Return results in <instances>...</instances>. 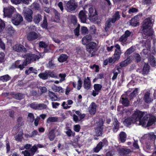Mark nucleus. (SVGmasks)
<instances>
[{
    "label": "nucleus",
    "mask_w": 156,
    "mask_h": 156,
    "mask_svg": "<svg viewBox=\"0 0 156 156\" xmlns=\"http://www.w3.org/2000/svg\"><path fill=\"white\" fill-rule=\"evenodd\" d=\"M144 114V112L137 110L133 114L132 117L134 121L136 122L139 121L140 125L142 126L149 127L154 123L156 119L155 117L149 114L145 115L143 119H141Z\"/></svg>",
    "instance_id": "obj_1"
},
{
    "label": "nucleus",
    "mask_w": 156,
    "mask_h": 156,
    "mask_svg": "<svg viewBox=\"0 0 156 156\" xmlns=\"http://www.w3.org/2000/svg\"><path fill=\"white\" fill-rule=\"evenodd\" d=\"M23 58H25L22 64H20V60L17 61L14 65V66L16 68H19L20 70H23L25 66H27L28 64L30 63L31 62H34L39 59L40 58L39 56L35 54L28 53L24 55H22Z\"/></svg>",
    "instance_id": "obj_2"
},
{
    "label": "nucleus",
    "mask_w": 156,
    "mask_h": 156,
    "mask_svg": "<svg viewBox=\"0 0 156 156\" xmlns=\"http://www.w3.org/2000/svg\"><path fill=\"white\" fill-rule=\"evenodd\" d=\"M153 24L150 18L145 19L143 22V24L141 27L142 29L141 33L143 35L144 39H146L148 37L152 36L154 33L152 27Z\"/></svg>",
    "instance_id": "obj_3"
},
{
    "label": "nucleus",
    "mask_w": 156,
    "mask_h": 156,
    "mask_svg": "<svg viewBox=\"0 0 156 156\" xmlns=\"http://www.w3.org/2000/svg\"><path fill=\"white\" fill-rule=\"evenodd\" d=\"M86 50L88 52V56L92 57L95 55V52L98 50L97 44L96 43L90 42L86 46Z\"/></svg>",
    "instance_id": "obj_4"
},
{
    "label": "nucleus",
    "mask_w": 156,
    "mask_h": 156,
    "mask_svg": "<svg viewBox=\"0 0 156 156\" xmlns=\"http://www.w3.org/2000/svg\"><path fill=\"white\" fill-rule=\"evenodd\" d=\"M88 19L92 21L95 22L98 19V14L95 9L92 7L89 9Z\"/></svg>",
    "instance_id": "obj_5"
},
{
    "label": "nucleus",
    "mask_w": 156,
    "mask_h": 156,
    "mask_svg": "<svg viewBox=\"0 0 156 156\" xmlns=\"http://www.w3.org/2000/svg\"><path fill=\"white\" fill-rule=\"evenodd\" d=\"M15 10V9L12 6L4 8L3 10L4 16L5 17H11Z\"/></svg>",
    "instance_id": "obj_6"
},
{
    "label": "nucleus",
    "mask_w": 156,
    "mask_h": 156,
    "mask_svg": "<svg viewBox=\"0 0 156 156\" xmlns=\"http://www.w3.org/2000/svg\"><path fill=\"white\" fill-rule=\"evenodd\" d=\"M13 50L19 53H26L27 51V49L21 44H16L13 45Z\"/></svg>",
    "instance_id": "obj_7"
},
{
    "label": "nucleus",
    "mask_w": 156,
    "mask_h": 156,
    "mask_svg": "<svg viewBox=\"0 0 156 156\" xmlns=\"http://www.w3.org/2000/svg\"><path fill=\"white\" fill-rule=\"evenodd\" d=\"M23 20L22 16L19 14L14 15L12 19V23L15 25L17 26L19 25Z\"/></svg>",
    "instance_id": "obj_8"
},
{
    "label": "nucleus",
    "mask_w": 156,
    "mask_h": 156,
    "mask_svg": "<svg viewBox=\"0 0 156 156\" xmlns=\"http://www.w3.org/2000/svg\"><path fill=\"white\" fill-rule=\"evenodd\" d=\"M102 86L101 84H95L94 85V88L91 95L95 97L99 94L100 91L101 90Z\"/></svg>",
    "instance_id": "obj_9"
},
{
    "label": "nucleus",
    "mask_w": 156,
    "mask_h": 156,
    "mask_svg": "<svg viewBox=\"0 0 156 156\" xmlns=\"http://www.w3.org/2000/svg\"><path fill=\"white\" fill-rule=\"evenodd\" d=\"M67 7L68 9L71 11L75 10L77 6V3L75 2L73 0H70L67 3Z\"/></svg>",
    "instance_id": "obj_10"
},
{
    "label": "nucleus",
    "mask_w": 156,
    "mask_h": 156,
    "mask_svg": "<svg viewBox=\"0 0 156 156\" xmlns=\"http://www.w3.org/2000/svg\"><path fill=\"white\" fill-rule=\"evenodd\" d=\"M33 12L31 9L26 10L24 12V18L28 22H31L32 21L33 17L32 15Z\"/></svg>",
    "instance_id": "obj_11"
},
{
    "label": "nucleus",
    "mask_w": 156,
    "mask_h": 156,
    "mask_svg": "<svg viewBox=\"0 0 156 156\" xmlns=\"http://www.w3.org/2000/svg\"><path fill=\"white\" fill-rule=\"evenodd\" d=\"M38 37L37 34L34 31H31L27 35V38L29 41H33Z\"/></svg>",
    "instance_id": "obj_12"
},
{
    "label": "nucleus",
    "mask_w": 156,
    "mask_h": 156,
    "mask_svg": "<svg viewBox=\"0 0 156 156\" xmlns=\"http://www.w3.org/2000/svg\"><path fill=\"white\" fill-rule=\"evenodd\" d=\"M97 105L94 102H92L89 108V112L90 114L92 115H94L96 112Z\"/></svg>",
    "instance_id": "obj_13"
},
{
    "label": "nucleus",
    "mask_w": 156,
    "mask_h": 156,
    "mask_svg": "<svg viewBox=\"0 0 156 156\" xmlns=\"http://www.w3.org/2000/svg\"><path fill=\"white\" fill-rule=\"evenodd\" d=\"M91 82L90 77L87 76V78L83 80V86L84 88L87 90H89L91 87Z\"/></svg>",
    "instance_id": "obj_14"
},
{
    "label": "nucleus",
    "mask_w": 156,
    "mask_h": 156,
    "mask_svg": "<svg viewBox=\"0 0 156 156\" xmlns=\"http://www.w3.org/2000/svg\"><path fill=\"white\" fill-rule=\"evenodd\" d=\"M112 124V130L114 132L116 133L119 128L120 123L118 121L117 118H115Z\"/></svg>",
    "instance_id": "obj_15"
},
{
    "label": "nucleus",
    "mask_w": 156,
    "mask_h": 156,
    "mask_svg": "<svg viewBox=\"0 0 156 156\" xmlns=\"http://www.w3.org/2000/svg\"><path fill=\"white\" fill-rule=\"evenodd\" d=\"M115 47L116 48L115 50L114 56L115 57V58H116V59L119 60L121 53L120 46L118 44H117L115 46Z\"/></svg>",
    "instance_id": "obj_16"
},
{
    "label": "nucleus",
    "mask_w": 156,
    "mask_h": 156,
    "mask_svg": "<svg viewBox=\"0 0 156 156\" xmlns=\"http://www.w3.org/2000/svg\"><path fill=\"white\" fill-rule=\"evenodd\" d=\"M131 57V56H128L126 60L121 62L119 64L120 66L121 67H123L127 66L132 62V58Z\"/></svg>",
    "instance_id": "obj_17"
},
{
    "label": "nucleus",
    "mask_w": 156,
    "mask_h": 156,
    "mask_svg": "<svg viewBox=\"0 0 156 156\" xmlns=\"http://www.w3.org/2000/svg\"><path fill=\"white\" fill-rule=\"evenodd\" d=\"M79 17L81 22L86 23L87 20V16L83 10L80 11L79 14Z\"/></svg>",
    "instance_id": "obj_18"
},
{
    "label": "nucleus",
    "mask_w": 156,
    "mask_h": 156,
    "mask_svg": "<svg viewBox=\"0 0 156 156\" xmlns=\"http://www.w3.org/2000/svg\"><path fill=\"white\" fill-rule=\"evenodd\" d=\"M137 17L138 15H136L129 21L130 24L133 27H137L139 25V22H137Z\"/></svg>",
    "instance_id": "obj_19"
},
{
    "label": "nucleus",
    "mask_w": 156,
    "mask_h": 156,
    "mask_svg": "<svg viewBox=\"0 0 156 156\" xmlns=\"http://www.w3.org/2000/svg\"><path fill=\"white\" fill-rule=\"evenodd\" d=\"M131 152V151L130 149L126 148H121L119 151V152L120 155L122 156L127 155Z\"/></svg>",
    "instance_id": "obj_20"
},
{
    "label": "nucleus",
    "mask_w": 156,
    "mask_h": 156,
    "mask_svg": "<svg viewBox=\"0 0 156 156\" xmlns=\"http://www.w3.org/2000/svg\"><path fill=\"white\" fill-rule=\"evenodd\" d=\"M143 99L146 103H150L153 101V99L150 97V93L148 91L145 93Z\"/></svg>",
    "instance_id": "obj_21"
},
{
    "label": "nucleus",
    "mask_w": 156,
    "mask_h": 156,
    "mask_svg": "<svg viewBox=\"0 0 156 156\" xmlns=\"http://www.w3.org/2000/svg\"><path fill=\"white\" fill-rule=\"evenodd\" d=\"M42 16L40 14H35L34 16L33 21L36 24H38L40 21L41 20Z\"/></svg>",
    "instance_id": "obj_22"
},
{
    "label": "nucleus",
    "mask_w": 156,
    "mask_h": 156,
    "mask_svg": "<svg viewBox=\"0 0 156 156\" xmlns=\"http://www.w3.org/2000/svg\"><path fill=\"white\" fill-rule=\"evenodd\" d=\"M135 122L132 117H131L127 118L125 119L123 121V123L125 125L128 126Z\"/></svg>",
    "instance_id": "obj_23"
},
{
    "label": "nucleus",
    "mask_w": 156,
    "mask_h": 156,
    "mask_svg": "<svg viewBox=\"0 0 156 156\" xmlns=\"http://www.w3.org/2000/svg\"><path fill=\"white\" fill-rule=\"evenodd\" d=\"M150 66L148 63H145L142 69V73L144 75H147L150 71Z\"/></svg>",
    "instance_id": "obj_24"
},
{
    "label": "nucleus",
    "mask_w": 156,
    "mask_h": 156,
    "mask_svg": "<svg viewBox=\"0 0 156 156\" xmlns=\"http://www.w3.org/2000/svg\"><path fill=\"white\" fill-rule=\"evenodd\" d=\"M120 102L124 107H128L129 105V101L126 98H124L121 97L120 98Z\"/></svg>",
    "instance_id": "obj_25"
},
{
    "label": "nucleus",
    "mask_w": 156,
    "mask_h": 156,
    "mask_svg": "<svg viewBox=\"0 0 156 156\" xmlns=\"http://www.w3.org/2000/svg\"><path fill=\"white\" fill-rule=\"evenodd\" d=\"M68 57V56L66 54H62L60 55L58 58V60L60 62H63L67 60Z\"/></svg>",
    "instance_id": "obj_26"
},
{
    "label": "nucleus",
    "mask_w": 156,
    "mask_h": 156,
    "mask_svg": "<svg viewBox=\"0 0 156 156\" xmlns=\"http://www.w3.org/2000/svg\"><path fill=\"white\" fill-rule=\"evenodd\" d=\"M119 137L120 141L122 143H124L126 140L127 135L124 132H121L119 134Z\"/></svg>",
    "instance_id": "obj_27"
},
{
    "label": "nucleus",
    "mask_w": 156,
    "mask_h": 156,
    "mask_svg": "<svg viewBox=\"0 0 156 156\" xmlns=\"http://www.w3.org/2000/svg\"><path fill=\"white\" fill-rule=\"evenodd\" d=\"M103 128L101 126H97L95 129V133L97 136H102Z\"/></svg>",
    "instance_id": "obj_28"
},
{
    "label": "nucleus",
    "mask_w": 156,
    "mask_h": 156,
    "mask_svg": "<svg viewBox=\"0 0 156 156\" xmlns=\"http://www.w3.org/2000/svg\"><path fill=\"white\" fill-rule=\"evenodd\" d=\"M37 73V71L34 69L33 67H30L28 69H26L25 71V73L27 75H29L31 73H34L36 74Z\"/></svg>",
    "instance_id": "obj_29"
},
{
    "label": "nucleus",
    "mask_w": 156,
    "mask_h": 156,
    "mask_svg": "<svg viewBox=\"0 0 156 156\" xmlns=\"http://www.w3.org/2000/svg\"><path fill=\"white\" fill-rule=\"evenodd\" d=\"M55 129H51L49 132L48 135V138L50 141L53 140L55 137Z\"/></svg>",
    "instance_id": "obj_30"
},
{
    "label": "nucleus",
    "mask_w": 156,
    "mask_h": 156,
    "mask_svg": "<svg viewBox=\"0 0 156 156\" xmlns=\"http://www.w3.org/2000/svg\"><path fill=\"white\" fill-rule=\"evenodd\" d=\"M103 147L102 142L100 141L97 144L96 147L94 148L93 150L94 152L98 153L102 149Z\"/></svg>",
    "instance_id": "obj_31"
},
{
    "label": "nucleus",
    "mask_w": 156,
    "mask_h": 156,
    "mask_svg": "<svg viewBox=\"0 0 156 156\" xmlns=\"http://www.w3.org/2000/svg\"><path fill=\"white\" fill-rule=\"evenodd\" d=\"M11 94L13 95L14 98L17 99L21 100L23 98V94L21 93H15L14 92L12 93Z\"/></svg>",
    "instance_id": "obj_32"
},
{
    "label": "nucleus",
    "mask_w": 156,
    "mask_h": 156,
    "mask_svg": "<svg viewBox=\"0 0 156 156\" xmlns=\"http://www.w3.org/2000/svg\"><path fill=\"white\" fill-rule=\"evenodd\" d=\"M91 38L88 36H86L85 37H83L82 40V44L84 45H87L90 41Z\"/></svg>",
    "instance_id": "obj_33"
},
{
    "label": "nucleus",
    "mask_w": 156,
    "mask_h": 156,
    "mask_svg": "<svg viewBox=\"0 0 156 156\" xmlns=\"http://www.w3.org/2000/svg\"><path fill=\"white\" fill-rule=\"evenodd\" d=\"M48 73V77H51L53 78H58L57 75L54 71L50 70H47Z\"/></svg>",
    "instance_id": "obj_34"
},
{
    "label": "nucleus",
    "mask_w": 156,
    "mask_h": 156,
    "mask_svg": "<svg viewBox=\"0 0 156 156\" xmlns=\"http://www.w3.org/2000/svg\"><path fill=\"white\" fill-rule=\"evenodd\" d=\"M41 25V27L43 28H45L46 29H48V23L47 17L46 16H44L43 20Z\"/></svg>",
    "instance_id": "obj_35"
},
{
    "label": "nucleus",
    "mask_w": 156,
    "mask_h": 156,
    "mask_svg": "<svg viewBox=\"0 0 156 156\" xmlns=\"http://www.w3.org/2000/svg\"><path fill=\"white\" fill-rule=\"evenodd\" d=\"M48 95L52 101H56L57 100L58 98L57 96L53 92L49 91L48 93Z\"/></svg>",
    "instance_id": "obj_36"
},
{
    "label": "nucleus",
    "mask_w": 156,
    "mask_h": 156,
    "mask_svg": "<svg viewBox=\"0 0 156 156\" xmlns=\"http://www.w3.org/2000/svg\"><path fill=\"white\" fill-rule=\"evenodd\" d=\"M38 76L40 79L43 80H46L48 78L47 70H46L44 73H40Z\"/></svg>",
    "instance_id": "obj_37"
},
{
    "label": "nucleus",
    "mask_w": 156,
    "mask_h": 156,
    "mask_svg": "<svg viewBox=\"0 0 156 156\" xmlns=\"http://www.w3.org/2000/svg\"><path fill=\"white\" fill-rule=\"evenodd\" d=\"M138 88H136L129 96V98L130 100L136 97L137 94Z\"/></svg>",
    "instance_id": "obj_38"
},
{
    "label": "nucleus",
    "mask_w": 156,
    "mask_h": 156,
    "mask_svg": "<svg viewBox=\"0 0 156 156\" xmlns=\"http://www.w3.org/2000/svg\"><path fill=\"white\" fill-rule=\"evenodd\" d=\"M11 79V77L8 74L0 76V80L3 82H7Z\"/></svg>",
    "instance_id": "obj_39"
},
{
    "label": "nucleus",
    "mask_w": 156,
    "mask_h": 156,
    "mask_svg": "<svg viewBox=\"0 0 156 156\" xmlns=\"http://www.w3.org/2000/svg\"><path fill=\"white\" fill-rule=\"evenodd\" d=\"M7 33L9 34L11 36L12 35L15 33V30L12 26L8 27L6 30Z\"/></svg>",
    "instance_id": "obj_40"
},
{
    "label": "nucleus",
    "mask_w": 156,
    "mask_h": 156,
    "mask_svg": "<svg viewBox=\"0 0 156 156\" xmlns=\"http://www.w3.org/2000/svg\"><path fill=\"white\" fill-rule=\"evenodd\" d=\"M58 118L57 117H49L47 120L48 123L57 122L58 121Z\"/></svg>",
    "instance_id": "obj_41"
},
{
    "label": "nucleus",
    "mask_w": 156,
    "mask_h": 156,
    "mask_svg": "<svg viewBox=\"0 0 156 156\" xmlns=\"http://www.w3.org/2000/svg\"><path fill=\"white\" fill-rule=\"evenodd\" d=\"M37 150V148L35 145H34L29 150V152L31 154V156H34Z\"/></svg>",
    "instance_id": "obj_42"
},
{
    "label": "nucleus",
    "mask_w": 156,
    "mask_h": 156,
    "mask_svg": "<svg viewBox=\"0 0 156 156\" xmlns=\"http://www.w3.org/2000/svg\"><path fill=\"white\" fill-rule=\"evenodd\" d=\"M32 8L33 9L39 10L40 9V6L38 3L37 2H34L31 5Z\"/></svg>",
    "instance_id": "obj_43"
},
{
    "label": "nucleus",
    "mask_w": 156,
    "mask_h": 156,
    "mask_svg": "<svg viewBox=\"0 0 156 156\" xmlns=\"http://www.w3.org/2000/svg\"><path fill=\"white\" fill-rule=\"evenodd\" d=\"M37 107V110H42L46 109L47 108V106L46 104L42 103L38 104Z\"/></svg>",
    "instance_id": "obj_44"
},
{
    "label": "nucleus",
    "mask_w": 156,
    "mask_h": 156,
    "mask_svg": "<svg viewBox=\"0 0 156 156\" xmlns=\"http://www.w3.org/2000/svg\"><path fill=\"white\" fill-rule=\"evenodd\" d=\"M78 80L77 81V89L78 90H80L82 87V82L80 77L78 76Z\"/></svg>",
    "instance_id": "obj_45"
},
{
    "label": "nucleus",
    "mask_w": 156,
    "mask_h": 156,
    "mask_svg": "<svg viewBox=\"0 0 156 156\" xmlns=\"http://www.w3.org/2000/svg\"><path fill=\"white\" fill-rule=\"evenodd\" d=\"M150 63L152 67H154L156 66V60L153 56H152L151 58Z\"/></svg>",
    "instance_id": "obj_46"
},
{
    "label": "nucleus",
    "mask_w": 156,
    "mask_h": 156,
    "mask_svg": "<svg viewBox=\"0 0 156 156\" xmlns=\"http://www.w3.org/2000/svg\"><path fill=\"white\" fill-rule=\"evenodd\" d=\"M112 26L111 23L109 20L108 19L106 21L105 25V29L107 31L108 29L109 28Z\"/></svg>",
    "instance_id": "obj_47"
},
{
    "label": "nucleus",
    "mask_w": 156,
    "mask_h": 156,
    "mask_svg": "<svg viewBox=\"0 0 156 156\" xmlns=\"http://www.w3.org/2000/svg\"><path fill=\"white\" fill-rule=\"evenodd\" d=\"M66 133L69 137H70L71 136H74L75 135V133L72 131L71 129H69L68 131H67L66 132Z\"/></svg>",
    "instance_id": "obj_48"
},
{
    "label": "nucleus",
    "mask_w": 156,
    "mask_h": 156,
    "mask_svg": "<svg viewBox=\"0 0 156 156\" xmlns=\"http://www.w3.org/2000/svg\"><path fill=\"white\" fill-rule=\"evenodd\" d=\"M5 23L2 20L0 19V33L4 29Z\"/></svg>",
    "instance_id": "obj_49"
},
{
    "label": "nucleus",
    "mask_w": 156,
    "mask_h": 156,
    "mask_svg": "<svg viewBox=\"0 0 156 156\" xmlns=\"http://www.w3.org/2000/svg\"><path fill=\"white\" fill-rule=\"evenodd\" d=\"M135 62L137 63L140 62L141 60V57L140 55L138 53L135 54L134 56Z\"/></svg>",
    "instance_id": "obj_50"
},
{
    "label": "nucleus",
    "mask_w": 156,
    "mask_h": 156,
    "mask_svg": "<svg viewBox=\"0 0 156 156\" xmlns=\"http://www.w3.org/2000/svg\"><path fill=\"white\" fill-rule=\"evenodd\" d=\"M134 51L133 48L132 47H131L126 50L125 52V54L126 55H129L133 52Z\"/></svg>",
    "instance_id": "obj_51"
},
{
    "label": "nucleus",
    "mask_w": 156,
    "mask_h": 156,
    "mask_svg": "<svg viewBox=\"0 0 156 156\" xmlns=\"http://www.w3.org/2000/svg\"><path fill=\"white\" fill-rule=\"evenodd\" d=\"M81 32L82 34H85L88 32V29L86 27H82L81 29Z\"/></svg>",
    "instance_id": "obj_52"
},
{
    "label": "nucleus",
    "mask_w": 156,
    "mask_h": 156,
    "mask_svg": "<svg viewBox=\"0 0 156 156\" xmlns=\"http://www.w3.org/2000/svg\"><path fill=\"white\" fill-rule=\"evenodd\" d=\"M80 26V25L78 24L77 27L74 30L75 34L76 36H78L79 35Z\"/></svg>",
    "instance_id": "obj_53"
},
{
    "label": "nucleus",
    "mask_w": 156,
    "mask_h": 156,
    "mask_svg": "<svg viewBox=\"0 0 156 156\" xmlns=\"http://www.w3.org/2000/svg\"><path fill=\"white\" fill-rule=\"evenodd\" d=\"M80 126L79 124L75 125L73 126V129L76 132H78L80 131Z\"/></svg>",
    "instance_id": "obj_54"
},
{
    "label": "nucleus",
    "mask_w": 156,
    "mask_h": 156,
    "mask_svg": "<svg viewBox=\"0 0 156 156\" xmlns=\"http://www.w3.org/2000/svg\"><path fill=\"white\" fill-rule=\"evenodd\" d=\"M38 104L36 102H34L30 104V107L33 109L37 110Z\"/></svg>",
    "instance_id": "obj_55"
},
{
    "label": "nucleus",
    "mask_w": 156,
    "mask_h": 156,
    "mask_svg": "<svg viewBox=\"0 0 156 156\" xmlns=\"http://www.w3.org/2000/svg\"><path fill=\"white\" fill-rule=\"evenodd\" d=\"M138 140H134V142L133 143V147L136 149H139L140 148V147L138 144Z\"/></svg>",
    "instance_id": "obj_56"
},
{
    "label": "nucleus",
    "mask_w": 156,
    "mask_h": 156,
    "mask_svg": "<svg viewBox=\"0 0 156 156\" xmlns=\"http://www.w3.org/2000/svg\"><path fill=\"white\" fill-rule=\"evenodd\" d=\"M39 46L40 48H46L48 47V45L43 41H40L39 43Z\"/></svg>",
    "instance_id": "obj_57"
},
{
    "label": "nucleus",
    "mask_w": 156,
    "mask_h": 156,
    "mask_svg": "<svg viewBox=\"0 0 156 156\" xmlns=\"http://www.w3.org/2000/svg\"><path fill=\"white\" fill-rule=\"evenodd\" d=\"M29 117L30 121L31 122H33L34 120V114L32 113H29L28 114Z\"/></svg>",
    "instance_id": "obj_58"
},
{
    "label": "nucleus",
    "mask_w": 156,
    "mask_h": 156,
    "mask_svg": "<svg viewBox=\"0 0 156 156\" xmlns=\"http://www.w3.org/2000/svg\"><path fill=\"white\" fill-rule=\"evenodd\" d=\"M127 39V38L123 34L119 38V41L124 42H126Z\"/></svg>",
    "instance_id": "obj_59"
},
{
    "label": "nucleus",
    "mask_w": 156,
    "mask_h": 156,
    "mask_svg": "<svg viewBox=\"0 0 156 156\" xmlns=\"http://www.w3.org/2000/svg\"><path fill=\"white\" fill-rule=\"evenodd\" d=\"M116 58H115V57L114 56L113 58L112 57H109L108 58L109 63H114L116 61L118 60V59H116Z\"/></svg>",
    "instance_id": "obj_60"
},
{
    "label": "nucleus",
    "mask_w": 156,
    "mask_h": 156,
    "mask_svg": "<svg viewBox=\"0 0 156 156\" xmlns=\"http://www.w3.org/2000/svg\"><path fill=\"white\" fill-rule=\"evenodd\" d=\"M38 132L36 130H34L32 132L30 133L31 138L35 137L37 135H38Z\"/></svg>",
    "instance_id": "obj_61"
},
{
    "label": "nucleus",
    "mask_w": 156,
    "mask_h": 156,
    "mask_svg": "<svg viewBox=\"0 0 156 156\" xmlns=\"http://www.w3.org/2000/svg\"><path fill=\"white\" fill-rule=\"evenodd\" d=\"M15 140L18 141H21L22 140V136L21 135L18 134L15 136Z\"/></svg>",
    "instance_id": "obj_62"
},
{
    "label": "nucleus",
    "mask_w": 156,
    "mask_h": 156,
    "mask_svg": "<svg viewBox=\"0 0 156 156\" xmlns=\"http://www.w3.org/2000/svg\"><path fill=\"white\" fill-rule=\"evenodd\" d=\"M48 65L50 68L53 69L55 67V64L53 63L52 60H51L49 61Z\"/></svg>",
    "instance_id": "obj_63"
},
{
    "label": "nucleus",
    "mask_w": 156,
    "mask_h": 156,
    "mask_svg": "<svg viewBox=\"0 0 156 156\" xmlns=\"http://www.w3.org/2000/svg\"><path fill=\"white\" fill-rule=\"evenodd\" d=\"M138 9L135 8L133 7L132 8H130L129 9L128 12L130 14L131 13H134L135 12H137Z\"/></svg>",
    "instance_id": "obj_64"
}]
</instances>
